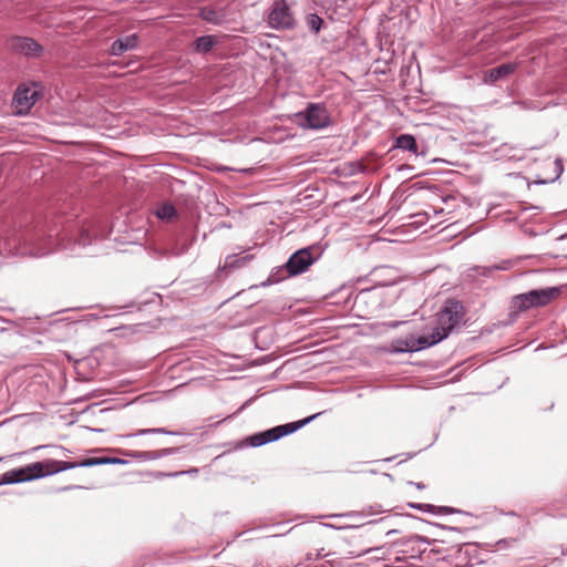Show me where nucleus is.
Listing matches in <instances>:
<instances>
[{
  "label": "nucleus",
  "mask_w": 567,
  "mask_h": 567,
  "mask_svg": "<svg viewBox=\"0 0 567 567\" xmlns=\"http://www.w3.org/2000/svg\"><path fill=\"white\" fill-rule=\"evenodd\" d=\"M137 45V37L135 34L127 35L124 39H117L111 45V53L113 55H121L127 50H132Z\"/></svg>",
  "instance_id": "obj_15"
},
{
  "label": "nucleus",
  "mask_w": 567,
  "mask_h": 567,
  "mask_svg": "<svg viewBox=\"0 0 567 567\" xmlns=\"http://www.w3.org/2000/svg\"><path fill=\"white\" fill-rule=\"evenodd\" d=\"M37 83L20 84L12 97V107L16 115H27L35 102L42 96L40 90H37Z\"/></svg>",
  "instance_id": "obj_6"
},
{
  "label": "nucleus",
  "mask_w": 567,
  "mask_h": 567,
  "mask_svg": "<svg viewBox=\"0 0 567 567\" xmlns=\"http://www.w3.org/2000/svg\"><path fill=\"white\" fill-rule=\"evenodd\" d=\"M268 24L272 29L288 30L296 24L293 12L286 0H275L268 13Z\"/></svg>",
  "instance_id": "obj_7"
},
{
  "label": "nucleus",
  "mask_w": 567,
  "mask_h": 567,
  "mask_svg": "<svg viewBox=\"0 0 567 567\" xmlns=\"http://www.w3.org/2000/svg\"><path fill=\"white\" fill-rule=\"evenodd\" d=\"M9 48L13 53L28 58H38L42 53V47L32 38L13 37L9 40Z\"/></svg>",
  "instance_id": "obj_9"
},
{
  "label": "nucleus",
  "mask_w": 567,
  "mask_h": 567,
  "mask_svg": "<svg viewBox=\"0 0 567 567\" xmlns=\"http://www.w3.org/2000/svg\"><path fill=\"white\" fill-rule=\"evenodd\" d=\"M254 259V255L240 256L237 254L228 255L225 258L224 265L219 266V270L230 271L246 267Z\"/></svg>",
  "instance_id": "obj_13"
},
{
  "label": "nucleus",
  "mask_w": 567,
  "mask_h": 567,
  "mask_svg": "<svg viewBox=\"0 0 567 567\" xmlns=\"http://www.w3.org/2000/svg\"><path fill=\"white\" fill-rule=\"evenodd\" d=\"M126 463L127 462L125 460L117 457H87L79 462L56 461L49 458L3 473L1 476V484H14L32 481L76 467Z\"/></svg>",
  "instance_id": "obj_1"
},
{
  "label": "nucleus",
  "mask_w": 567,
  "mask_h": 567,
  "mask_svg": "<svg viewBox=\"0 0 567 567\" xmlns=\"http://www.w3.org/2000/svg\"><path fill=\"white\" fill-rule=\"evenodd\" d=\"M295 116L303 128L321 130L330 124V115L321 104L310 103L305 111L296 113Z\"/></svg>",
  "instance_id": "obj_5"
},
{
  "label": "nucleus",
  "mask_w": 567,
  "mask_h": 567,
  "mask_svg": "<svg viewBox=\"0 0 567 567\" xmlns=\"http://www.w3.org/2000/svg\"><path fill=\"white\" fill-rule=\"evenodd\" d=\"M166 434V435H176L177 433L176 432H172V431H167L166 429H163V427H157V429H142V430H137L135 433L133 434H128L127 436H140V435H145V434Z\"/></svg>",
  "instance_id": "obj_21"
},
{
  "label": "nucleus",
  "mask_w": 567,
  "mask_h": 567,
  "mask_svg": "<svg viewBox=\"0 0 567 567\" xmlns=\"http://www.w3.org/2000/svg\"><path fill=\"white\" fill-rule=\"evenodd\" d=\"M315 261L312 247H307L293 252L284 267L290 277H295L307 271Z\"/></svg>",
  "instance_id": "obj_8"
},
{
  "label": "nucleus",
  "mask_w": 567,
  "mask_h": 567,
  "mask_svg": "<svg viewBox=\"0 0 567 567\" xmlns=\"http://www.w3.org/2000/svg\"><path fill=\"white\" fill-rule=\"evenodd\" d=\"M371 276L375 285L381 287L393 286L400 280V272L390 266H380L372 270Z\"/></svg>",
  "instance_id": "obj_10"
},
{
  "label": "nucleus",
  "mask_w": 567,
  "mask_h": 567,
  "mask_svg": "<svg viewBox=\"0 0 567 567\" xmlns=\"http://www.w3.org/2000/svg\"><path fill=\"white\" fill-rule=\"evenodd\" d=\"M320 414L321 413H316L313 415H310V416H308L303 420L297 421V422L278 425L272 429H269V430H266V431H262L259 433H255L248 437V442L254 447H258V446L275 442V441L301 429L302 426L310 423L312 420H315Z\"/></svg>",
  "instance_id": "obj_4"
},
{
  "label": "nucleus",
  "mask_w": 567,
  "mask_h": 567,
  "mask_svg": "<svg viewBox=\"0 0 567 567\" xmlns=\"http://www.w3.org/2000/svg\"><path fill=\"white\" fill-rule=\"evenodd\" d=\"M504 269H507L506 265H503V266L493 265V266H489V267H475L473 270L476 271L478 275L488 276L494 270H504Z\"/></svg>",
  "instance_id": "obj_23"
},
{
  "label": "nucleus",
  "mask_w": 567,
  "mask_h": 567,
  "mask_svg": "<svg viewBox=\"0 0 567 567\" xmlns=\"http://www.w3.org/2000/svg\"><path fill=\"white\" fill-rule=\"evenodd\" d=\"M322 23H323L322 18H320L317 14L311 13L307 17V24H308L309 29L311 31H313L315 33H318L320 31Z\"/></svg>",
  "instance_id": "obj_22"
},
{
  "label": "nucleus",
  "mask_w": 567,
  "mask_h": 567,
  "mask_svg": "<svg viewBox=\"0 0 567 567\" xmlns=\"http://www.w3.org/2000/svg\"><path fill=\"white\" fill-rule=\"evenodd\" d=\"M199 17L208 22L216 25L223 24L226 21V12L224 9H216L212 7H204L199 11Z\"/></svg>",
  "instance_id": "obj_14"
},
{
  "label": "nucleus",
  "mask_w": 567,
  "mask_h": 567,
  "mask_svg": "<svg viewBox=\"0 0 567 567\" xmlns=\"http://www.w3.org/2000/svg\"><path fill=\"white\" fill-rule=\"evenodd\" d=\"M517 63L511 62L486 70L483 75V81L487 84H494L497 81L512 75L517 70Z\"/></svg>",
  "instance_id": "obj_12"
},
{
  "label": "nucleus",
  "mask_w": 567,
  "mask_h": 567,
  "mask_svg": "<svg viewBox=\"0 0 567 567\" xmlns=\"http://www.w3.org/2000/svg\"><path fill=\"white\" fill-rule=\"evenodd\" d=\"M416 487H417V488H422L423 486H422L420 483H417V484H416Z\"/></svg>",
  "instance_id": "obj_25"
},
{
  "label": "nucleus",
  "mask_w": 567,
  "mask_h": 567,
  "mask_svg": "<svg viewBox=\"0 0 567 567\" xmlns=\"http://www.w3.org/2000/svg\"><path fill=\"white\" fill-rule=\"evenodd\" d=\"M464 316L463 305L454 299L445 301L444 307L436 313V326L429 336H422L420 344L434 346L450 336Z\"/></svg>",
  "instance_id": "obj_2"
},
{
  "label": "nucleus",
  "mask_w": 567,
  "mask_h": 567,
  "mask_svg": "<svg viewBox=\"0 0 567 567\" xmlns=\"http://www.w3.org/2000/svg\"><path fill=\"white\" fill-rule=\"evenodd\" d=\"M156 216L169 220L176 216V209L172 204H164L157 209Z\"/></svg>",
  "instance_id": "obj_20"
},
{
  "label": "nucleus",
  "mask_w": 567,
  "mask_h": 567,
  "mask_svg": "<svg viewBox=\"0 0 567 567\" xmlns=\"http://www.w3.org/2000/svg\"><path fill=\"white\" fill-rule=\"evenodd\" d=\"M410 506L413 508H416V509H420L423 512H427V513H433V514H451V513L455 512V509L452 507L434 506L431 504H410Z\"/></svg>",
  "instance_id": "obj_19"
},
{
  "label": "nucleus",
  "mask_w": 567,
  "mask_h": 567,
  "mask_svg": "<svg viewBox=\"0 0 567 567\" xmlns=\"http://www.w3.org/2000/svg\"><path fill=\"white\" fill-rule=\"evenodd\" d=\"M564 556H567V548L561 551Z\"/></svg>",
  "instance_id": "obj_24"
},
{
  "label": "nucleus",
  "mask_w": 567,
  "mask_h": 567,
  "mask_svg": "<svg viewBox=\"0 0 567 567\" xmlns=\"http://www.w3.org/2000/svg\"><path fill=\"white\" fill-rule=\"evenodd\" d=\"M217 40L213 35H203L195 40L194 50L198 53H208L216 45Z\"/></svg>",
  "instance_id": "obj_17"
},
{
  "label": "nucleus",
  "mask_w": 567,
  "mask_h": 567,
  "mask_svg": "<svg viewBox=\"0 0 567 567\" xmlns=\"http://www.w3.org/2000/svg\"><path fill=\"white\" fill-rule=\"evenodd\" d=\"M181 447H167L154 451H121L125 456L135 458L141 462L155 461L162 457L174 455L178 453Z\"/></svg>",
  "instance_id": "obj_11"
},
{
  "label": "nucleus",
  "mask_w": 567,
  "mask_h": 567,
  "mask_svg": "<svg viewBox=\"0 0 567 567\" xmlns=\"http://www.w3.org/2000/svg\"><path fill=\"white\" fill-rule=\"evenodd\" d=\"M560 293L559 288L550 287L544 289H534L525 293L516 295L512 298L511 307L516 312L527 311L532 308L544 307Z\"/></svg>",
  "instance_id": "obj_3"
},
{
  "label": "nucleus",
  "mask_w": 567,
  "mask_h": 567,
  "mask_svg": "<svg viewBox=\"0 0 567 567\" xmlns=\"http://www.w3.org/2000/svg\"><path fill=\"white\" fill-rule=\"evenodd\" d=\"M422 340V337L414 338L410 337L406 339H400L395 341V351L396 352H412V351H419L425 348H429L430 346H422L420 344Z\"/></svg>",
  "instance_id": "obj_16"
},
{
  "label": "nucleus",
  "mask_w": 567,
  "mask_h": 567,
  "mask_svg": "<svg viewBox=\"0 0 567 567\" xmlns=\"http://www.w3.org/2000/svg\"><path fill=\"white\" fill-rule=\"evenodd\" d=\"M395 147L410 151L414 154L417 153V144L413 135L402 134L395 138Z\"/></svg>",
  "instance_id": "obj_18"
}]
</instances>
